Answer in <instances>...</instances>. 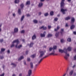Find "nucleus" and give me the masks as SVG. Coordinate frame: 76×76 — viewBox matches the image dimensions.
<instances>
[{"mask_svg":"<svg viewBox=\"0 0 76 76\" xmlns=\"http://www.w3.org/2000/svg\"><path fill=\"white\" fill-rule=\"evenodd\" d=\"M52 50H53V48L52 47L49 48V51H52Z\"/></svg>","mask_w":76,"mask_h":76,"instance_id":"473e14b6","label":"nucleus"},{"mask_svg":"<svg viewBox=\"0 0 76 76\" xmlns=\"http://www.w3.org/2000/svg\"><path fill=\"white\" fill-rule=\"evenodd\" d=\"M47 57V56H46L44 57H43V58H42V59H41L38 62V64H39V63H41V61H42V60H43V59H44V58H46V57Z\"/></svg>","mask_w":76,"mask_h":76,"instance_id":"9d476101","label":"nucleus"},{"mask_svg":"<svg viewBox=\"0 0 76 76\" xmlns=\"http://www.w3.org/2000/svg\"><path fill=\"white\" fill-rule=\"evenodd\" d=\"M20 7L21 9L23 8V7H24V5L23 4H21L20 5Z\"/></svg>","mask_w":76,"mask_h":76,"instance_id":"e433bc0d","label":"nucleus"},{"mask_svg":"<svg viewBox=\"0 0 76 76\" xmlns=\"http://www.w3.org/2000/svg\"><path fill=\"white\" fill-rule=\"evenodd\" d=\"M43 5V4L42 3H40L39 4V7H41L42 5Z\"/></svg>","mask_w":76,"mask_h":76,"instance_id":"6ab92c4d","label":"nucleus"},{"mask_svg":"<svg viewBox=\"0 0 76 76\" xmlns=\"http://www.w3.org/2000/svg\"><path fill=\"white\" fill-rule=\"evenodd\" d=\"M33 22L34 23H38V20H33Z\"/></svg>","mask_w":76,"mask_h":76,"instance_id":"2f4dec72","label":"nucleus"},{"mask_svg":"<svg viewBox=\"0 0 76 76\" xmlns=\"http://www.w3.org/2000/svg\"><path fill=\"white\" fill-rule=\"evenodd\" d=\"M75 28V25H72V26L70 27L71 29H73V28Z\"/></svg>","mask_w":76,"mask_h":76,"instance_id":"cd10ccee","label":"nucleus"},{"mask_svg":"<svg viewBox=\"0 0 76 76\" xmlns=\"http://www.w3.org/2000/svg\"><path fill=\"white\" fill-rule=\"evenodd\" d=\"M26 16H27V17H29L30 16V15L28 14L26 15Z\"/></svg>","mask_w":76,"mask_h":76,"instance_id":"8fccbe9b","label":"nucleus"},{"mask_svg":"<svg viewBox=\"0 0 76 76\" xmlns=\"http://www.w3.org/2000/svg\"><path fill=\"white\" fill-rule=\"evenodd\" d=\"M31 60V59H30V58H27V61H30Z\"/></svg>","mask_w":76,"mask_h":76,"instance_id":"c03bdc74","label":"nucleus"},{"mask_svg":"<svg viewBox=\"0 0 76 76\" xmlns=\"http://www.w3.org/2000/svg\"><path fill=\"white\" fill-rule=\"evenodd\" d=\"M24 57L23 56H21L19 59H18V61H20V60H21L22 59H23Z\"/></svg>","mask_w":76,"mask_h":76,"instance_id":"5701e85b","label":"nucleus"},{"mask_svg":"<svg viewBox=\"0 0 76 76\" xmlns=\"http://www.w3.org/2000/svg\"><path fill=\"white\" fill-rule=\"evenodd\" d=\"M2 23H0V27H1V26H2Z\"/></svg>","mask_w":76,"mask_h":76,"instance_id":"6e6d98bb","label":"nucleus"},{"mask_svg":"<svg viewBox=\"0 0 76 76\" xmlns=\"http://www.w3.org/2000/svg\"><path fill=\"white\" fill-rule=\"evenodd\" d=\"M46 52V51L44 50V51H39V53H40V56L39 57V58H41L42 57L44 56V55L45 54V53Z\"/></svg>","mask_w":76,"mask_h":76,"instance_id":"f03ea898","label":"nucleus"},{"mask_svg":"<svg viewBox=\"0 0 76 76\" xmlns=\"http://www.w3.org/2000/svg\"><path fill=\"white\" fill-rule=\"evenodd\" d=\"M63 32H64V29L62 28L61 29V30L60 32L61 35H63Z\"/></svg>","mask_w":76,"mask_h":76,"instance_id":"f8f14e48","label":"nucleus"},{"mask_svg":"<svg viewBox=\"0 0 76 76\" xmlns=\"http://www.w3.org/2000/svg\"><path fill=\"white\" fill-rule=\"evenodd\" d=\"M12 76H16V75L13 74V75H12Z\"/></svg>","mask_w":76,"mask_h":76,"instance_id":"0e129e2a","label":"nucleus"},{"mask_svg":"<svg viewBox=\"0 0 76 76\" xmlns=\"http://www.w3.org/2000/svg\"><path fill=\"white\" fill-rule=\"evenodd\" d=\"M0 76H4V73H3V74L0 75Z\"/></svg>","mask_w":76,"mask_h":76,"instance_id":"49530a36","label":"nucleus"},{"mask_svg":"<svg viewBox=\"0 0 76 76\" xmlns=\"http://www.w3.org/2000/svg\"><path fill=\"white\" fill-rule=\"evenodd\" d=\"M31 57H32V58H35V55H33L31 56Z\"/></svg>","mask_w":76,"mask_h":76,"instance_id":"4c0bfd02","label":"nucleus"},{"mask_svg":"<svg viewBox=\"0 0 76 76\" xmlns=\"http://www.w3.org/2000/svg\"><path fill=\"white\" fill-rule=\"evenodd\" d=\"M15 3H19V0H15Z\"/></svg>","mask_w":76,"mask_h":76,"instance_id":"c85d7f7f","label":"nucleus"},{"mask_svg":"<svg viewBox=\"0 0 76 76\" xmlns=\"http://www.w3.org/2000/svg\"><path fill=\"white\" fill-rule=\"evenodd\" d=\"M11 65H12V66H13L14 67H16V66H17V65H16V64H15L14 63H12L11 64Z\"/></svg>","mask_w":76,"mask_h":76,"instance_id":"a211bd4d","label":"nucleus"},{"mask_svg":"<svg viewBox=\"0 0 76 76\" xmlns=\"http://www.w3.org/2000/svg\"><path fill=\"white\" fill-rule=\"evenodd\" d=\"M59 52L60 53H62L64 52L65 54V56H64V58L67 60L68 59V58L70 56V55H69V54L67 53V49L65 48L64 49V50H62L61 49H59Z\"/></svg>","mask_w":76,"mask_h":76,"instance_id":"f257e3e1","label":"nucleus"},{"mask_svg":"<svg viewBox=\"0 0 76 76\" xmlns=\"http://www.w3.org/2000/svg\"><path fill=\"white\" fill-rule=\"evenodd\" d=\"M40 1L41 2H43V1H45V0H40Z\"/></svg>","mask_w":76,"mask_h":76,"instance_id":"680f3d73","label":"nucleus"},{"mask_svg":"<svg viewBox=\"0 0 76 76\" xmlns=\"http://www.w3.org/2000/svg\"><path fill=\"white\" fill-rule=\"evenodd\" d=\"M74 51L75 53H76V48L74 49Z\"/></svg>","mask_w":76,"mask_h":76,"instance_id":"338daca9","label":"nucleus"},{"mask_svg":"<svg viewBox=\"0 0 76 76\" xmlns=\"http://www.w3.org/2000/svg\"><path fill=\"white\" fill-rule=\"evenodd\" d=\"M50 16H53L54 15V12L53 11H51L50 13Z\"/></svg>","mask_w":76,"mask_h":76,"instance_id":"b1692460","label":"nucleus"},{"mask_svg":"<svg viewBox=\"0 0 76 76\" xmlns=\"http://www.w3.org/2000/svg\"><path fill=\"white\" fill-rule=\"evenodd\" d=\"M47 29V27H43V29L44 30H45V29Z\"/></svg>","mask_w":76,"mask_h":76,"instance_id":"3c124183","label":"nucleus"},{"mask_svg":"<svg viewBox=\"0 0 76 76\" xmlns=\"http://www.w3.org/2000/svg\"><path fill=\"white\" fill-rule=\"evenodd\" d=\"M70 17L68 16V17L66 18L65 20H68L70 19Z\"/></svg>","mask_w":76,"mask_h":76,"instance_id":"aec40b11","label":"nucleus"},{"mask_svg":"<svg viewBox=\"0 0 76 76\" xmlns=\"http://www.w3.org/2000/svg\"><path fill=\"white\" fill-rule=\"evenodd\" d=\"M67 41L68 42H71V41H72V39H71V38H69L67 39Z\"/></svg>","mask_w":76,"mask_h":76,"instance_id":"393cba45","label":"nucleus"},{"mask_svg":"<svg viewBox=\"0 0 76 76\" xmlns=\"http://www.w3.org/2000/svg\"><path fill=\"white\" fill-rule=\"evenodd\" d=\"M39 29H44V26H42L41 27H40Z\"/></svg>","mask_w":76,"mask_h":76,"instance_id":"09e8293b","label":"nucleus"},{"mask_svg":"<svg viewBox=\"0 0 76 76\" xmlns=\"http://www.w3.org/2000/svg\"><path fill=\"white\" fill-rule=\"evenodd\" d=\"M65 0H62L61 3V8H63L64 7V6L65 5L64 3V2Z\"/></svg>","mask_w":76,"mask_h":76,"instance_id":"39448f33","label":"nucleus"},{"mask_svg":"<svg viewBox=\"0 0 76 76\" xmlns=\"http://www.w3.org/2000/svg\"><path fill=\"white\" fill-rule=\"evenodd\" d=\"M34 42H31L30 45L28 44V45L29 46V47H32L33 46V45H34Z\"/></svg>","mask_w":76,"mask_h":76,"instance_id":"9b49d317","label":"nucleus"},{"mask_svg":"<svg viewBox=\"0 0 76 76\" xmlns=\"http://www.w3.org/2000/svg\"><path fill=\"white\" fill-rule=\"evenodd\" d=\"M73 71L72 70L69 73V75L70 76H72L73 75Z\"/></svg>","mask_w":76,"mask_h":76,"instance_id":"412c9836","label":"nucleus"},{"mask_svg":"<svg viewBox=\"0 0 76 76\" xmlns=\"http://www.w3.org/2000/svg\"><path fill=\"white\" fill-rule=\"evenodd\" d=\"M67 50H68L69 51H71V50H72V48H71V47H69L68 48H67Z\"/></svg>","mask_w":76,"mask_h":76,"instance_id":"a878e982","label":"nucleus"},{"mask_svg":"<svg viewBox=\"0 0 76 76\" xmlns=\"http://www.w3.org/2000/svg\"><path fill=\"white\" fill-rule=\"evenodd\" d=\"M24 32H25V31L24 30H22L21 32V33H24Z\"/></svg>","mask_w":76,"mask_h":76,"instance_id":"603ef678","label":"nucleus"},{"mask_svg":"<svg viewBox=\"0 0 76 76\" xmlns=\"http://www.w3.org/2000/svg\"><path fill=\"white\" fill-rule=\"evenodd\" d=\"M23 62H24V65H26V61H23Z\"/></svg>","mask_w":76,"mask_h":76,"instance_id":"a18cd8bd","label":"nucleus"},{"mask_svg":"<svg viewBox=\"0 0 76 76\" xmlns=\"http://www.w3.org/2000/svg\"><path fill=\"white\" fill-rule=\"evenodd\" d=\"M19 76H22V74H20L19 75Z\"/></svg>","mask_w":76,"mask_h":76,"instance_id":"774afa93","label":"nucleus"},{"mask_svg":"<svg viewBox=\"0 0 76 76\" xmlns=\"http://www.w3.org/2000/svg\"><path fill=\"white\" fill-rule=\"evenodd\" d=\"M19 44V41L18 42V43L17 42V45H15V47L16 48H18V44Z\"/></svg>","mask_w":76,"mask_h":76,"instance_id":"37998d69","label":"nucleus"},{"mask_svg":"<svg viewBox=\"0 0 76 76\" xmlns=\"http://www.w3.org/2000/svg\"><path fill=\"white\" fill-rule=\"evenodd\" d=\"M48 12H46L44 14L45 16H48Z\"/></svg>","mask_w":76,"mask_h":76,"instance_id":"72a5a7b5","label":"nucleus"},{"mask_svg":"<svg viewBox=\"0 0 76 76\" xmlns=\"http://www.w3.org/2000/svg\"><path fill=\"white\" fill-rule=\"evenodd\" d=\"M76 66V65H74V66H72V68H75V67Z\"/></svg>","mask_w":76,"mask_h":76,"instance_id":"4d7b16f0","label":"nucleus"},{"mask_svg":"<svg viewBox=\"0 0 76 76\" xmlns=\"http://www.w3.org/2000/svg\"><path fill=\"white\" fill-rule=\"evenodd\" d=\"M0 59H3V58H4V57H3V56H0Z\"/></svg>","mask_w":76,"mask_h":76,"instance_id":"79ce46f5","label":"nucleus"},{"mask_svg":"<svg viewBox=\"0 0 76 76\" xmlns=\"http://www.w3.org/2000/svg\"><path fill=\"white\" fill-rule=\"evenodd\" d=\"M58 20V18H55L54 19V21H57Z\"/></svg>","mask_w":76,"mask_h":76,"instance_id":"58836bf2","label":"nucleus"},{"mask_svg":"<svg viewBox=\"0 0 76 76\" xmlns=\"http://www.w3.org/2000/svg\"><path fill=\"white\" fill-rule=\"evenodd\" d=\"M35 39H36V35L35 34H34L32 37V39L33 40H34Z\"/></svg>","mask_w":76,"mask_h":76,"instance_id":"dca6fc26","label":"nucleus"},{"mask_svg":"<svg viewBox=\"0 0 76 76\" xmlns=\"http://www.w3.org/2000/svg\"><path fill=\"white\" fill-rule=\"evenodd\" d=\"M74 60H76V56L74 57Z\"/></svg>","mask_w":76,"mask_h":76,"instance_id":"052dcab7","label":"nucleus"},{"mask_svg":"<svg viewBox=\"0 0 76 76\" xmlns=\"http://www.w3.org/2000/svg\"><path fill=\"white\" fill-rule=\"evenodd\" d=\"M45 34H46V32L44 31L43 33V34H41L40 36L41 37H45Z\"/></svg>","mask_w":76,"mask_h":76,"instance_id":"0eeeda50","label":"nucleus"},{"mask_svg":"<svg viewBox=\"0 0 76 76\" xmlns=\"http://www.w3.org/2000/svg\"><path fill=\"white\" fill-rule=\"evenodd\" d=\"M18 13L19 15H20V14H21V10H20V9H19L18 10Z\"/></svg>","mask_w":76,"mask_h":76,"instance_id":"c756f323","label":"nucleus"},{"mask_svg":"<svg viewBox=\"0 0 76 76\" xmlns=\"http://www.w3.org/2000/svg\"><path fill=\"white\" fill-rule=\"evenodd\" d=\"M65 26L66 27H67V26H68V24L67 23L66 24Z\"/></svg>","mask_w":76,"mask_h":76,"instance_id":"bf43d9fd","label":"nucleus"},{"mask_svg":"<svg viewBox=\"0 0 76 76\" xmlns=\"http://www.w3.org/2000/svg\"><path fill=\"white\" fill-rule=\"evenodd\" d=\"M53 36V34H48V38H50Z\"/></svg>","mask_w":76,"mask_h":76,"instance_id":"4468645a","label":"nucleus"},{"mask_svg":"<svg viewBox=\"0 0 76 76\" xmlns=\"http://www.w3.org/2000/svg\"><path fill=\"white\" fill-rule=\"evenodd\" d=\"M74 76H76V73H74Z\"/></svg>","mask_w":76,"mask_h":76,"instance_id":"69168bd1","label":"nucleus"},{"mask_svg":"<svg viewBox=\"0 0 76 76\" xmlns=\"http://www.w3.org/2000/svg\"><path fill=\"white\" fill-rule=\"evenodd\" d=\"M22 47V45H20L18 46V47H17V48H18V49Z\"/></svg>","mask_w":76,"mask_h":76,"instance_id":"f704fd0d","label":"nucleus"},{"mask_svg":"<svg viewBox=\"0 0 76 76\" xmlns=\"http://www.w3.org/2000/svg\"><path fill=\"white\" fill-rule=\"evenodd\" d=\"M14 32H18V28H16L14 29Z\"/></svg>","mask_w":76,"mask_h":76,"instance_id":"f3484780","label":"nucleus"},{"mask_svg":"<svg viewBox=\"0 0 76 76\" xmlns=\"http://www.w3.org/2000/svg\"><path fill=\"white\" fill-rule=\"evenodd\" d=\"M30 1H28L26 2V5H30Z\"/></svg>","mask_w":76,"mask_h":76,"instance_id":"7c9ffc66","label":"nucleus"},{"mask_svg":"<svg viewBox=\"0 0 76 76\" xmlns=\"http://www.w3.org/2000/svg\"><path fill=\"white\" fill-rule=\"evenodd\" d=\"M28 51H27L26 52V54L27 55V54H28Z\"/></svg>","mask_w":76,"mask_h":76,"instance_id":"13d9d810","label":"nucleus"},{"mask_svg":"<svg viewBox=\"0 0 76 76\" xmlns=\"http://www.w3.org/2000/svg\"><path fill=\"white\" fill-rule=\"evenodd\" d=\"M48 29H50L51 28V26H48Z\"/></svg>","mask_w":76,"mask_h":76,"instance_id":"de8ad7c7","label":"nucleus"},{"mask_svg":"<svg viewBox=\"0 0 76 76\" xmlns=\"http://www.w3.org/2000/svg\"><path fill=\"white\" fill-rule=\"evenodd\" d=\"M28 74L31 75V74H32V70L31 69H29L28 70Z\"/></svg>","mask_w":76,"mask_h":76,"instance_id":"ddd939ff","label":"nucleus"},{"mask_svg":"<svg viewBox=\"0 0 76 76\" xmlns=\"http://www.w3.org/2000/svg\"><path fill=\"white\" fill-rule=\"evenodd\" d=\"M26 76H31V75L28 74Z\"/></svg>","mask_w":76,"mask_h":76,"instance_id":"e2e57ef3","label":"nucleus"},{"mask_svg":"<svg viewBox=\"0 0 76 76\" xmlns=\"http://www.w3.org/2000/svg\"><path fill=\"white\" fill-rule=\"evenodd\" d=\"M18 42H19V40H18V39H17L13 41L12 42V44L11 45V48H13V47H14L15 46V45L14 44V43H15V42H17V44H18Z\"/></svg>","mask_w":76,"mask_h":76,"instance_id":"20e7f679","label":"nucleus"},{"mask_svg":"<svg viewBox=\"0 0 76 76\" xmlns=\"http://www.w3.org/2000/svg\"><path fill=\"white\" fill-rule=\"evenodd\" d=\"M73 34H74L75 35H76V32H75V31H74V32H73Z\"/></svg>","mask_w":76,"mask_h":76,"instance_id":"5fc2aeb1","label":"nucleus"},{"mask_svg":"<svg viewBox=\"0 0 76 76\" xmlns=\"http://www.w3.org/2000/svg\"><path fill=\"white\" fill-rule=\"evenodd\" d=\"M24 15L21 18V21H23V19H24Z\"/></svg>","mask_w":76,"mask_h":76,"instance_id":"c9c22d12","label":"nucleus"},{"mask_svg":"<svg viewBox=\"0 0 76 76\" xmlns=\"http://www.w3.org/2000/svg\"><path fill=\"white\" fill-rule=\"evenodd\" d=\"M5 50H6V49L5 48H2L1 49V51L2 53H3V52H4V51H5Z\"/></svg>","mask_w":76,"mask_h":76,"instance_id":"4be33fe9","label":"nucleus"},{"mask_svg":"<svg viewBox=\"0 0 76 76\" xmlns=\"http://www.w3.org/2000/svg\"><path fill=\"white\" fill-rule=\"evenodd\" d=\"M53 51L52 53H50L49 55H55V51L54 50H56L57 49V46H54L53 47Z\"/></svg>","mask_w":76,"mask_h":76,"instance_id":"7ed1b4c3","label":"nucleus"},{"mask_svg":"<svg viewBox=\"0 0 76 76\" xmlns=\"http://www.w3.org/2000/svg\"><path fill=\"white\" fill-rule=\"evenodd\" d=\"M75 18H72L71 22V23H73L75 22Z\"/></svg>","mask_w":76,"mask_h":76,"instance_id":"1a4fd4ad","label":"nucleus"},{"mask_svg":"<svg viewBox=\"0 0 76 76\" xmlns=\"http://www.w3.org/2000/svg\"><path fill=\"white\" fill-rule=\"evenodd\" d=\"M58 35H59V32H57L55 34V36L56 37H58Z\"/></svg>","mask_w":76,"mask_h":76,"instance_id":"bb28decb","label":"nucleus"},{"mask_svg":"<svg viewBox=\"0 0 76 76\" xmlns=\"http://www.w3.org/2000/svg\"><path fill=\"white\" fill-rule=\"evenodd\" d=\"M64 41L63 39H61V42H62V43L64 42Z\"/></svg>","mask_w":76,"mask_h":76,"instance_id":"a19ab883","label":"nucleus"},{"mask_svg":"<svg viewBox=\"0 0 76 76\" xmlns=\"http://www.w3.org/2000/svg\"><path fill=\"white\" fill-rule=\"evenodd\" d=\"M10 53V50H7V53H8V54H9Z\"/></svg>","mask_w":76,"mask_h":76,"instance_id":"864d4df0","label":"nucleus"},{"mask_svg":"<svg viewBox=\"0 0 76 76\" xmlns=\"http://www.w3.org/2000/svg\"><path fill=\"white\" fill-rule=\"evenodd\" d=\"M60 28V26H58L57 27V28H55L54 31H56V32H57L58 31V30Z\"/></svg>","mask_w":76,"mask_h":76,"instance_id":"6e6552de","label":"nucleus"},{"mask_svg":"<svg viewBox=\"0 0 76 76\" xmlns=\"http://www.w3.org/2000/svg\"><path fill=\"white\" fill-rule=\"evenodd\" d=\"M30 64V67H31V69H33L34 67L33 63H32V62H31Z\"/></svg>","mask_w":76,"mask_h":76,"instance_id":"2eb2a0df","label":"nucleus"},{"mask_svg":"<svg viewBox=\"0 0 76 76\" xmlns=\"http://www.w3.org/2000/svg\"><path fill=\"white\" fill-rule=\"evenodd\" d=\"M61 11L62 12L63 14H65V12H66L67 10V9H64L63 8L61 9Z\"/></svg>","mask_w":76,"mask_h":76,"instance_id":"423d86ee","label":"nucleus"},{"mask_svg":"<svg viewBox=\"0 0 76 76\" xmlns=\"http://www.w3.org/2000/svg\"><path fill=\"white\" fill-rule=\"evenodd\" d=\"M3 42V39H0V42Z\"/></svg>","mask_w":76,"mask_h":76,"instance_id":"ea45409f","label":"nucleus"}]
</instances>
